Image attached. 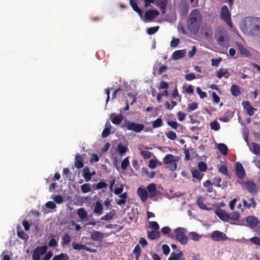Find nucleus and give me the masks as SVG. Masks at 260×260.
I'll list each match as a JSON object with an SVG mask.
<instances>
[{"mask_svg": "<svg viewBox=\"0 0 260 260\" xmlns=\"http://www.w3.org/2000/svg\"><path fill=\"white\" fill-rule=\"evenodd\" d=\"M240 27L245 35L260 38L259 18L246 17L242 20Z\"/></svg>", "mask_w": 260, "mask_h": 260, "instance_id": "nucleus-1", "label": "nucleus"}, {"mask_svg": "<svg viewBox=\"0 0 260 260\" xmlns=\"http://www.w3.org/2000/svg\"><path fill=\"white\" fill-rule=\"evenodd\" d=\"M202 16L198 9H193L189 14L187 26L190 32L197 34L200 28Z\"/></svg>", "mask_w": 260, "mask_h": 260, "instance_id": "nucleus-2", "label": "nucleus"}, {"mask_svg": "<svg viewBox=\"0 0 260 260\" xmlns=\"http://www.w3.org/2000/svg\"><path fill=\"white\" fill-rule=\"evenodd\" d=\"M215 38L219 46L226 47L229 44V36L227 30L223 28L220 27L215 33Z\"/></svg>", "mask_w": 260, "mask_h": 260, "instance_id": "nucleus-3", "label": "nucleus"}, {"mask_svg": "<svg viewBox=\"0 0 260 260\" xmlns=\"http://www.w3.org/2000/svg\"><path fill=\"white\" fill-rule=\"evenodd\" d=\"M186 230L183 228H177L175 229V235H171L169 237L174 239L175 238L182 245H186L188 242V238L185 235Z\"/></svg>", "mask_w": 260, "mask_h": 260, "instance_id": "nucleus-4", "label": "nucleus"}, {"mask_svg": "<svg viewBox=\"0 0 260 260\" xmlns=\"http://www.w3.org/2000/svg\"><path fill=\"white\" fill-rule=\"evenodd\" d=\"M125 127L127 130L134 131L135 133H140L144 129L145 126L142 123H136L135 122L126 121L122 127Z\"/></svg>", "mask_w": 260, "mask_h": 260, "instance_id": "nucleus-5", "label": "nucleus"}, {"mask_svg": "<svg viewBox=\"0 0 260 260\" xmlns=\"http://www.w3.org/2000/svg\"><path fill=\"white\" fill-rule=\"evenodd\" d=\"M245 222L246 224L244 223V220L240 221L237 225H246L249 226L251 229L255 228L259 223V221L257 217L252 215H249L245 218Z\"/></svg>", "mask_w": 260, "mask_h": 260, "instance_id": "nucleus-6", "label": "nucleus"}, {"mask_svg": "<svg viewBox=\"0 0 260 260\" xmlns=\"http://www.w3.org/2000/svg\"><path fill=\"white\" fill-rule=\"evenodd\" d=\"M220 15L222 19L225 21L226 24L231 28L232 27L233 23L231 21V14L227 6L223 5L222 6Z\"/></svg>", "mask_w": 260, "mask_h": 260, "instance_id": "nucleus-7", "label": "nucleus"}, {"mask_svg": "<svg viewBox=\"0 0 260 260\" xmlns=\"http://www.w3.org/2000/svg\"><path fill=\"white\" fill-rule=\"evenodd\" d=\"M47 250V246H42L37 247L33 251L32 258L33 260H40V256L45 254Z\"/></svg>", "mask_w": 260, "mask_h": 260, "instance_id": "nucleus-8", "label": "nucleus"}, {"mask_svg": "<svg viewBox=\"0 0 260 260\" xmlns=\"http://www.w3.org/2000/svg\"><path fill=\"white\" fill-rule=\"evenodd\" d=\"M245 187L252 195H255L257 193L256 185L252 181L248 180L245 182Z\"/></svg>", "mask_w": 260, "mask_h": 260, "instance_id": "nucleus-9", "label": "nucleus"}, {"mask_svg": "<svg viewBox=\"0 0 260 260\" xmlns=\"http://www.w3.org/2000/svg\"><path fill=\"white\" fill-rule=\"evenodd\" d=\"M147 191L148 195V198H152L157 196L159 193V191L156 189V184L155 183H150L147 186Z\"/></svg>", "mask_w": 260, "mask_h": 260, "instance_id": "nucleus-10", "label": "nucleus"}, {"mask_svg": "<svg viewBox=\"0 0 260 260\" xmlns=\"http://www.w3.org/2000/svg\"><path fill=\"white\" fill-rule=\"evenodd\" d=\"M242 105L244 109L246 110L247 114L250 116H252L254 112L256 111V109L253 108L249 101H243Z\"/></svg>", "mask_w": 260, "mask_h": 260, "instance_id": "nucleus-11", "label": "nucleus"}, {"mask_svg": "<svg viewBox=\"0 0 260 260\" xmlns=\"http://www.w3.org/2000/svg\"><path fill=\"white\" fill-rule=\"evenodd\" d=\"M216 214L221 220L224 221H228L231 219V215L221 209L216 211Z\"/></svg>", "mask_w": 260, "mask_h": 260, "instance_id": "nucleus-12", "label": "nucleus"}, {"mask_svg": "<svg viewBox=\"0 0 260 260\" xmlns=\"http://www.w3.org/2000/svg\"><path fill=\"white\" fill-rule=\"evenodd\" d=\"M225 238H226V235L218 231H215L211 234V238L214 241H221L224 240Z\"/></svg>", "mask_w": 260, "mask_h": 260, "instance_id": "nucleus-13", "label": "nucleus"}, {"mask_svg": "<svg viewBox=\"0 0 260 260\" xmlns=\"http://www.w3.org/2000/svg\"><path fill=\"white\" fill-rule=\"evenodd\" d=\"M137 194L142 202H145L147 200L148 195L147 189L139 187L137 190Z\"/></svg>", "mask_w": 260, "mask_h": 260, "instance_id": "nucleus-14", "label": "nucleus"}, {"mask_svg": "<svg viewBox=\"0 0 260 260\" xmlns=\"http://www.w3.org/2000/svg\"><path fill=\"white\" fill-rule=\"evenodd\" d=\"M236 175L239 179H242L245 175V172L243 167L240 162H236Z\"/></svg>", "mask_w": 260, "mask_h": 260, "instance_id": "nucleus-15", "label": "nucleus"}, {"mask_svg": "<svg viewBox=\"0 0 260 260\" xmlns=\"http://www.w3.org/2000/svg\"><path fill=\"white\" fill-rule=\"evenodd\" d=\"M248 200L249 202H248L245 199L242 200L244 207L248 209L251 208L253 209L255 208L256 207V203L255 199L253 198H250L248 199Z\"/></svg>", "mask_w": 260, "mask_h": 260, "instance_id": "nucleus-16", "label": "nucleus"}, {"mask_svg": "<svg viewBox=\"0 0 260 260\" xmlns=\"http://www.w3.org/2000/svg\"><path fill=\"white\" fill-rule=\"evenodd\" d=\"M159 12L156 10H150L145 13V17L148 20H152L159 15Z\"/></svg>", "mask_w": 260, "mask_h": 260, "instance_id": "nucleus-17", "label": "nucleus"}, {"mask_svg": "<svg viewBox=\"0 0 260 260\" xmlns=\"http://www.w3.org/2000/svg\"><path fill=\"white\" fill-rule=\"evenodd\" d=\"M236 45L241 55L246 57H249L251 56L249 51L247 49L242 43H237Z\"/></svg>", "mask_w": 260, "mask_h": 260, "instance_id": "nucleus-18", "label": "nucleus"}, {"mask_svg": "<svg viewBox=\"0 0 260 260\" xmlns=\"http://www.w3.org/2000/svg\"><path fill=\"white\" fill-rule=\"evenodd\" d=\"M72 246L73 248L75 250H80L81 249H84L90 252H93L95 251V250L87 247L85 245L79 244L76 242H73Z\"/></svg>", "mask_w": 260, "mask_h": 260, "instance_id": "nucleus-19", "label": "nucleus"}, {"mask_svg": "<svg viewBox=\"0 0 260 260\" xmlns=\"http://www.w3.org/2000/svg\"><path fill=\"white\" fill-rule=\"evenodd\" d=\"M180 158L178 156H175L173 154H167L165 156V157L163 158V162L165 164H170V162H173V161H177L179 160Z\"/></svg>", "mask_w": 260, "mask_h": 260, "instance_id": "nucleus-20", "label": "nucleus"}, {"mask_svg": "<svg viewBox=\"0 0 260 260\" xmlns=\"http://www.w3.org/2000/svg\"><path fill=\"white\" fill-rule=\"evenodd\" d=\"M90 237L93 241H101L104 238V234L100 231L93 230L91 234Z\"/></svg>", "mask_w": 260, "mask_h": 260, "instance_id": "nucleus-21", "label": "nucleus"}, {"mask_svg": "<svg viewBox=\"0 0 260 260\" xmlns=\"http://www.w3.org/2000/svg\"><path fill=\"white\" fill-rule=\"evenodd\" d=\"M192 177L197 181H200L203 178L204 174L197 169H193L191 171Z\"/></svg>", "mask_w": 260, "mask_h": 260, "instance_id": "nucleus-22", "label": "nucleus"}, {"mask_svg": "<svg viewBox=\"0 0 260 260\" xmlns=\"http://www.w3.org/2000/svg\"><path fill=\"white\" fill-rule=\"evenodd\" d=\"M83 158L81 154H77L75 156V166L77 169H80L83 167Z\"/></svg>", "mask_w": 260, "mask_h": 260, "instance_id": "nucleus-23", "label": "nucleus"}, {"mask_svg": "<svg viewBox=\"0 0 260 260\" xmlns=\"http://www.w3.org/2000/svg\"><path fill=\"white\" fill-rule=\"evenodd\" d=\"M185 53L184 50H177L173 52L172 57L174 59L178 60L184 57Z\"/></svg>", "mask_w": 260, "mask_h": 260, "instance_id": "nucleus-24", "label": "nucleus"}, {"mask_svg": "<svg viewBox=\"0 0 260 260\" xmlns=\"http://www.w3.org/2000/svg\"><path fill=\"white\" fill-rule=\"evenodd\" d=\"M230 90L232 95L236 97L239 96L241 93L240 87L237 85H232Z\"/></svg>", "mask_w": 260, "mask_h": 260, "instance_id": "nucleus-25", "label": "nucleus"}, {"mask_svg": "<svg viewBox=\"0 0 260 260\" xmlns=\"http://www.w3.org/2000/svg\"><path fill=\"white\" fill-rule=\"evenodd\" d=\"M83 176L86 182H88L91 180V175L90 169L88 167H85L82 171Z\"/></svg>", "mask_w": 260, "mask_h": 260, "instance_id": "nucleus-26", "label": "nucleus"}, {"mask_svg": "<svg viewBox=\"0 0 260 260\" xmlns=\"http://www.w3.org/2000/svg\"><path fill=\"white\" fill-rule=\"evenodd\" d=\"M230 76V74L225 69H221L217 72V77L220 79L222 77H224L225 78L228 79Z\"/></svg>", "mask_w": 260, "mask_h": 260, "instance_id": "nucleus-27", "label": "nucleus"}, {"mask_svg": "<svg viewBox=\"0 0 260 260\" xmlns=\"http://www.w3.org/2000/svg\"><path fill=\"white\" fill-rule=\"evenodd\" d=\"M130 4L133 9L136 11L140 17L142 16L143 12L141 9L139 8L137 4L136 3L135 0H130Z\"/></svg>", "mask_w": 260, "mask_h": 260, "instance_id": "nucleus-28", "label": "nucleus"}, {"mask_svg": "<svg viewBox=\"0 0 260 260\" xmlns=\"http://www.w3.org/2000/svg\"><path fill=\"white\" fill-rule=\"evenodd\" d=\"M183 255V253L181 251H179L178 253L173 252L171 253L168 260H179Z\"/></svg>", "mask_w": 260, "mask_h": 260, "instance_id": "nucleus-29", "label": "nucleus"}, {"mask_svg": "<svg viewBox=\"0 0 260 260\" xmlns=\"http://www.w3.org/2000/svg\"><path fill=\"white\" fill-rule=\"evenodd\" d=\"M197 204L199 207L202 209L206 210L207 207L204 203V200L202 196H199L197 198Z\"/></svg>", "mask_w": 260, "mask_h": 260, "instance_id": "nucleus-30", "label": "nucleus"}, {"mask_svg": "<svg viewBox=\"0 0 260 260\" xmlns=\"http://www.w3.org/2000/svg\"><path fill=\"white\" fill-rule=\"evenodd\" d=\"M105 126L106 127L104 129L102 134V137L104 138H106L110 135V128L111 127L109 121L106 123Z\"/></svg>", "mask_w": 260, "mask_h": 260, "instance_id": "nucleus-31", "label": "nucleus"}, {"mask_svg": "<svg viewBox=\"0 0 260 260\" xmlns=\"http://www.w3.org/2000/svg\"><path fill=\"white\" fill-rule=\"evenodd\" d=\"M77 213L81 219H84L87 216V212L83 208H80L77 210Z\"/></svg>", "mask_w": 260, "mask_h": 260, "instance_id": "nucleus-32", "label": "nucleus"}, {"mask_svg": "<svg viewBox=\"0 0 260 260\" xmlns=\"http://www.w3.org/2000/svg\"><path fill=\"white\" fill-rule=\"evenodd\" d=\"M103 207L102 205V204L99 202L98 201L96 202L94 208V212L96 214H99L100 215L102 214L103 213Z\"/></svg>", "mask_w": 260, "mask_h": 260, "instance_id": "nucleus-33", "label": "nucleus"}, {"mask_svg": "<svg viewBox=\"0 0 260 260\" xmlns=\"http://www.w3.org/2000/svg\"><path fill=\"white\" fill-rule=\"evenodd\" d=\"M123 116L121 114H118L111 118L112 122L116 125H119L122 121Z\"/></svg>", "mask_w": 260, "mask_h": 260, "instance_id": "nucleus-34", "label": "nucleus"}, {"mask_svg": "<svg viewBox=\"0 0 260 260\" xmlns=\"http://www.w3.org/2000/svg\"><path fill=\"white\" fill-rule=\"evenodd\" d=\"M217 148L223 155H225L227 154L228 152V148L224 144H218L217 145Z\"/></svg>", "mask_w": 260, "mask_h": 260, "instance_id": "nucleus-35", "label": "nucleus"}, {"mask_svg": "<svg viewBox=\"0 0 260 260\" xmlns=\"http://www.w3.org/2000/svg\"><path fill=\"white\" fill-rule=\"evenodd\" d=\"M148 237L150 240H154L160 237V233L157 231H152L148 232Z\"/></svg>", "mask_w": 260, "mask_h": 260, "instance_id": "nucleus-36", "label": "nucleus"}, {"mask_svg": "<svg viewBox=\"0 0 260 260\" xmlns=\"http://www.w3.org/2000/svg\"><path fill=\"white\" fill-rule=\"evenodd\" d=\"M71 241L70 236L67 233H65L61 237L62 246L67 245L70 244Z\"/></svg>", "mask_w": 260, "mask_h": 260, "instance_id": "nucleus-37", "label": "nucleus"}, {"mask_svg": "<svg viewBox=\"0 0 260 260\" xmlns=\"http://www.w3.org/2000/svg\"><path fill=\"white\" fill-rule=\"evenodd\" d=\"M69 255L66 253H61L58 255H55L52 260H68Z\"/></svg>", "mask_w": 260, "mask_h": 260, "instance_id": "nucleus-38", "label": "nucleus"}, {"mask_svg": "<svg viewBox=\"0 0 260 260\" xmlns=\"http://www.w3.org/2000/svg\"><path fill=\"white\" fill-rule=\"evenodd\" d=\"M107 184L103 181H100L96 184H92V187L93 190H98L107 187Z\"/></svg>", "mask_w": 260, "mask_h": 260, "instance_id": "nucleus-39", "label": "nucleus"}, {"mask_svg": "<svg viewBox=\"0 0 260 260\" xmlns=\"http://www.w3.org/2000/svg\"><path fill=\"white\" fill-rule=\"evenodd\" d=\"M167 3V0H156V5L159 8L161 9L163 13H165L164 10L165 9Z\"/></svg>", "mask_w": 260, "mask_h": 260, "instance_id": "nucleus-40", "label": "nucleus"}, {"mask_svg": "<svg viewBox=\"0 0 260 260\" xmlns=\"http://www.w3.org/2000/svg\"><path fill=\"white\" fill-rule=\"evenodd\" d=\"M189 238L195 241H199L201 238L202 237V236L198 234L197 233L194 232H190L188 235Z\"/></svg>", "mask_w": 260, "mask_h": 260, "instance_id": "nucleus-41", "label": "nucleus"}, {"mask_svg": "<svg viewBox=\"0 0 260 260\" xmlns=\"http://www.w3.org/2000/svg\"><path fill=\"white\" fill-rule=\"evenodd\" d=\"M133 253L135 254L136 260H138L141 254V249L139 245H136L133 250Z\"/></svg>", "mask_w": 260, "mask_h": 260, "instance_id": "nucleus-42", "label": "nucleus"}, {"mask_svg": "<svg viewBox=\"0 0 260 260\" xmlns=\"http://www.w3.org/2000/svg\"><path fill=\"white\" fill-rule=\"evenodd\" d=\"M81 191L84 193L89 192L91 191V185L90 183L83 184L81 186Z\"/></svg>", "mask_w": 260, "mask_h": 260, "instance_id": "nucleus-43", "label": "nucleus"}, {"mask_svg": "<svg viewBox=\"0 0 260 260\" xmlns=\"http://www.w3.org/2000/svg\"><path fill=\"white\" fill-rule=\"evenodd\" d=\"M128 149L127 146H123L121 144H119L117 146V150L120 154H123L125 153Z\"/></svg>", "mask_w": 260, "mask_h": 260, "instance_id": "nucleus-44", "label": "nucleus"}, {"mask_svg": "<svg viewBox=\"0 0 260 260\" xmlns=\"http://www.w3.org/2000/svg\"><path fill=\"white\" fill-rule=\"evenodd\" d=\"M198 168L201 172H205L207 170V165L203 161H200L198 164Z\"/></svg>", "mask_w": 260, "mask_h": 260, "instance_id": "nucleus-45", "label": "nucleus"}, {"mask_svg": "<svg viewBox=\"0 0 260 260\" xmlns=\"http://www.w3.org/2000/svg\"><path fill=\"white\" fill-rule=\"evenodd\" d=\"M252 152L256 154V155H259L260 154V145H259L257 143H253L252 144Z\"/></svg>", "mask_w": 260, "mask_h": 260, "instance_id": "nucleus-46", "label": "nucleus"}, {"mask_svg": "<svg viewBox=\"0 0 260 260\" xmlns=\"http://www.w3.org/2000/svg\"><path fill=\"white\" fill-rule=\"evenodd\" d=\"M213 184L212 182L209 180H207L204 183V186L206 188H207V191L208 192H211L213 191V187L212 186Z\"/></svg>", "mask_w": 260, "mask_h": 260, "instance_id": "nucleus-47", "label": "nucleus"}, {"mask_svg": "<svg viewBox=\"0 0 260 260\" xmlns=\"http://www.w3.org/2000/svg\"><path fill=\"white\" fill-rule=\"evenodd\" d=\"M115 213L114 212H110L101 218V220L109 221L111 220L114 216Z\"/></svg>", "mask_w": 260, "mask_h": 260, "instance_id": "nucleus-48", "label": "nucleus"}, {"mask_svg": "<svg viewBox=\"0 0 260 260\" xmlns=\"http://www.w3.org/2000/svg\"><path fill=\"white\" fill-rule=\"evenodd\" d=\"M163 125V122L160 118H157L152 123V127L153 128H156L161 126Z\"/></svg>", "mask_w": 260, "mask_h": 260, "instance_id": "nucleus-49", "label": "nucleus"}, {"mask_svg": "<svg viewBox=\"0 0 260 260\" xmlns=\"http://www.w3.org/2000/svg\"><path fill=\"white\" fill-rule=\"evenodd\" d=\"M129 156L125 158L121 162V168L123 170H125L129 165Z\"/></svg>", "mask_w": 260, "mask_h": 260, "instance_id": "nucleus-50", "label": "nucleus"}, {"mask_svg": "<svg viewBox=\"0 0 260 260\" xmlns=\"http://www.w3.org/2000/svg\"><path fill=\"white\" fill-rule=\"evenodd\" d=\"M198 108V104L195 102H192L188 104L187 111L191 112L196 110Z\"/></svg>", "mask_w": 260, "mask_h": 260, "instance_id": "nucleus-51", "label": "nucleus"}, {"mask_svg": "<svg viewBox=\"0 0 260 260\" xmlns=\"http://www.w3.org/2000/svg\"><path fill=\"white\" fill-rule=\"evenodd\" d=\"M218 171L224 175H228L227 167L225 164L222 165L219 167Z\"/></svg>", "mask_w": 260, "mask_h": 260, "instance_id": "nucleus-52", "label": "nucleus"}, {"mask_svg": "<svg viewBox=\"0 0 260 260\" xmlns=\"http://www.w3.org/2000/svg\"><path fill=\"white\" fill-rule=\"evenodd\" d=\"M166 135L168 139L171 140H175L177 138L176 134L174 132L172 131H169L167 133H166Z\"/></svg>", "mask_w": 260, "mask_h": 260, "instance_id": "nucleus-53", "label": "nucleus"}, {"mask_svg": "<svg viewBox=\"0 0 260 260\" xmlns=\"http://www.w3.org/2000/svg\"><path fill=\"white\" fill-rule=\"evenodd\" d=\"M196 91L201 99H203L205 98H206L207 95L206 92L205 91H203L201 88L199 87H197Z\"/></svg>", "mask_w": 260, "mask_h": 260, "instance_id": "nucleus-54", "label": "nucleus"}, {"mask_svg": "<svg viewBox=\"0 0 260 260\" xmlns=\"http://www.w3.org/2000/svg\"><path fill=\"white\" fill-rule=\"evenodd\" d=\"M159 29V26L151 27H149L147 29V33L149 35H152L154 34Z\"/></svg>", "mask_w": 260, "mask_h": 260, "instance_id": "nucleus-55", "label": "nucleus"}, {"mask_svg": "<svg viewBox=\"0 0 260 260\" xmlns=\"http://www.w3.org/2000/svg\"><path fill=\"white\" fill-rule=\"evenodd\" d=\"M212 31L210 26L205 27V31L204 32V36L207 38H210L211 37Z\"/></svg>", "mask_w": 260, "mask_h": 260, "instance_id": "nucleus-56", "label": "nucleus"}, {"mask_svg": "<svg viewBox=\"0 0 260 260\" xmlns=\"http://www.w3.org/2000/svg\"><path fill=\"white\" fill-rule=\"evenodd\" d=\"M211 128L214 131H218L220 128V125L216 121H213L210 123Z\"/></svg>", "mask_w": 260, "mask_h": 260, "instance_id": "nucleus-57", "label": "nucleus"}, {"mask_svg": "<svg viewBox=\"0 0 260 260\" xmlns=\"http://www.w3.org/2000/svg\"><path fill=\"white\" fill-rule=\"evenodd\" d=\"M17 236L23 240H27L28 238V236L23 231H18Z\"/></svg>", "mask_w": 260, "mask_h": 260, "instance_id": "nucleus-58", "label": "nucleus"}, {"mask_svg": "<svg viewBox=\"0 0 260 260\" xmlns=\"http://www.w3.org/2000/svg\"><path fill=\"white\" fill-rule=\"evenodd\" d=\"M231 215V219L232 220H235V221H238L240 219V215L239 213L237 212H233Z\"/></svg>", "mask_w": 260, "mask_h": 260, "instance_id": "nucleus-59", "label": "nucleus"}, {"mask_svg": "<svg viewBox=\"0 0 260 260\" xmlns=\"http://www.w3.org/2000/svg\"><path fill=\"white\" fill-rule=\"evenodd\" d=\"M141 154L144 159H149L151 156V152L148 151L142 150Z\"/></svg>", "mask_w": 260, "mask_h": 260, "instance_id": "nucleus-60", "label": "nucleus"}, {"mask_svg": "<svg viewBox=\"0 0 260 260\" xmlns=\"http://www.w3.org/2000/svg\"><path fill=\"white\" fill-rule=\"evenodd\" d=\"M213 180V182L212 183V184L214 185H215V186H217L218 187H221V185H220V182L221 181V178L216 177H215Z\"/></svg>", "mask_w": 260, "mask_h": 260, "instance_id": "nucleus-61", "label": "nucleus"}, {"mask_svg": "<svg viewBox=\"0 0 260 260\" xmlns=\"http://www.w3.org/2000/svg\"><path fill=\"white\" fill-rule=\"evenodd\" d=\"M184 78L186 81H191L195 79L196 77L194 73H189L185 75Z\"/></svg>", "mask_w": 260, "mask_h": 260, "instance_id": "nucleus-62", "label": "nucleus"}, {"mask_svg": "<svg viewBox=\"0 0 260 260\" xmlns=\"http://www.w3.org/2000/svg\"><path fill=\"white\" fill-rule=\"evenodd\" d=\"M168 124L174 129H176L178 126L179 125L176 121L173 120H169L167 122Z\"/></svg>", "mask_w": 260, "mask_h": 260, "instance_id": "nucleus-63", "label": "nucleus"}, {"mask_svg": "<svg viewBox=\"0 0 260 260\" xmlns=\"http://www.w3.org/2000/svg\"><path fill=\"white\" fill-rule=\"evenodd\" d=\"M249 241L260 246V238L257 236L250 238Z\"/></svg>", "mask_w": 260, "mask_h": 260, "instance_id": "nucleus-64", "label": "nucleus"}]
</instances>
